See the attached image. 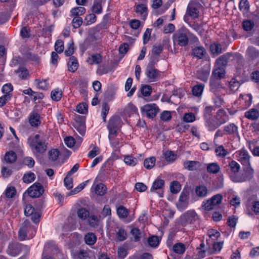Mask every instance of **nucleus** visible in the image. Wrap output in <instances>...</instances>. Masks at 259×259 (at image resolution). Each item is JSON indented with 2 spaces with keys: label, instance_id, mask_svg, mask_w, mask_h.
Segmentation results:
<instances>
[{
  "label": "nucleus",
  "instance_id": "c85d7f7f",
  "mask_svg": "<svg viewBox=\"0 0 259 259\" xmlns=\"http://www.w3.org/2000/svg\"><path fill=\"white\" fill-rule=\"evenodd\" d=\"M195 192L197 196L200 197H204L207 195L208 190L204 185H200L195 187Z\"/></svg>",
  "mask_w": 259,
  "mask_h": 259
},
{
  "label": "nucleus",
  "instance_id": "58836bf2",
  "mask_svg": "<svg viewBox=\"0 0 259 259\" xmlns=\"http://www.w3.org/2000/svg\"><path fill=\"white\" fill-rule=\"evenodd\" d=\"M214 152L216 155L220 157H224L228 154V152L222 145L217 146Z\"/></svg>",
  "mask_w": 259,
  "mask_h": 259
},
{
  "label": "nucleus",
  "instance_id": "052dcab7",
  "mask_svg": "<svg viewBox=\"0 0 259 259\" xmlns=\"http://www.w3.org/2000/svg\"><path fill=\"white\" fill-rule=\"evenodd\" d=\"M124 161L125 164L131 166H134L137 163V159L131 155L125 156Z\"/></svg>",
  "mask_w": 259,
  "mask_h": 259
},
{
  "label": "nucleus",
  "instance_id": "8fccbe9b",
  "mask_svg": "<svg viewBox=\"0 0 259 259\" xmlns=\"http://www.w3.org/2000/svg\"><path fill=\"white\" fill-rule=\"evenodd\" d=\"M64 143L66 145V146L70 148H72L74 147H76V141L75 139L72 136H68L64 138Z\"/></svg>",
  "mask_w": 259,
  "mask_h": 259
},
{
  "label": "nucleus",
  "instance_id": "5701e85b",
  "mask_svg": "<svg viewBox=\"0 0 259 259\" xmlns=\"http://www.w3.org/2000/svg\"><path fill=\"white\" fill-rule=\"evenodd\" d=\"M106 0H94L92 6V11L94 13L100 14L102 12V7L104 5Z\"/></svg>",
  "mask_w": 259,
  "mask_h": 259
},
{
  "label": "nucleus",
  "instance_id": "ea45409f",
  "mask_svg": "<svg viewBox=\"0 0 259 259\" xmlns=\"http://www.w3.org/2000/svg\"><path fill=\"white\" fill-rule=\"evenodd\" d=\"M102 61V57L99 54L91 55L89 57L88 62L90 64H98Z\"/></svg>",
  "mask_w": 259,
  "mask_h": 259
},
{
  "label": "nucleus",
  "instance_id": "72a5a7b5",
  "mask_svg": "<svg viewBox=\"0 0 259 259\" xmlns=\"http://www.w3.org/2000/svg\"><path fill=\"white\" fill-rule=\"evenodd\" d=\"M34 83L36 87L40 90H46L48 89L49 83L47 79L40 80L36 79L34 80Z\"/></svg>",
  "mask_w": 259,
  "mask_h": 259
},
{
  "label": "nucleus",
  "instance_id": "c756f323",
  "mask_svg": "<svg viewBox=\"0 0 259 259\" xmlns=\"http://www.w3.org/2000/svg\"><path fill=\"white\" fill-rule=\"evenodd\" d=\"M205 53V50L201 46L195 47L192 50V55L199 59L202 58Z\"/></svg>",
  "mask_w": 259,
  "mask_h": 259
},
{
  "label": "nucleus",
  "instance_id": "3c124183",
  "mask_svg": "<svg viewBox=\"0 0 259 259\" xmlns=\"http://www.w3.org/2000/svg\"><path fill=\"white\" fill-rule=\"evenodd\" d=\"M174 251L178 254H183L185 251V246L182 243H176L173 246Z\"/></svg>",
  "mask_w": 259,
  "mask_h": 259
},
{
  "label": "nucleus",
  "instance_id": "09e8293b",
  "mask_svg": "<svg viewBox=\"0 0 259 259\" xmlns=\"http://www.w3.org/2000/svg\"><path fill=\"white\" fill-rule=\"evenodd\" d=\"M239 9L243 13H247L249 10L248 1L247 0H241L239 3Z\"/></svg>",
  "mask_w": 259,
  "mask_h": 259
},
{
  "label": "nucleus",
  "instance_id": "f3484780",
  "mask_svg": "<svg viewBox=\"0 0 259 259\" xmlns=\"http://www.w3.org/2000/svg\"><path fill=\"white\" fill-rule=\"evenodd\" d=\"M184 167L189 171L197 170L200 168L201 164L197 161L188 160L184 162Z\"/></svg>",
  "mask_w": 259,
  "mask_h": 259
},
{
  "label": "nucleus",
  "instance_id": "bf43d9fd",
  "mask_svg": "<svg viewBox=\"0 0 259 259\" xmlns=\"http://www.w3.org/2000/svg\"><path fill=\"white\" fill-rule=\"evenodd\" d=\"M35 179V176L34 173L29 172L24 174L23 177V182L25 183H30L34 181Z\"/></svg>",
  "mask_w": 259,
  "mask_h": 259
},
{
  "label": "nucleus",
  "instance_id": "de8ad7c7",
  "mask_svg": "<svg viewBox=\"0 0 259 259\" xmlns=\"http://www.w3.org/2000/svg\"><path fill=\"white\" fill-rule=\"evenodd\" d=\"M74 128L81 135L84 136L85 133V125L84 122L81 121L79 123L76 122L74 124Z\"/></svg>",
  "mask_w": 259,
  "mask_h": 259
},
{
  "label": "nucleus",
  "instance_id": "6e6552de",
  "mask_svg": "<svg viewBox=\"0 0 259 259\" xmlns=\"http://www.w3.org/2000/svg\"><path fill=\"white\" fill-rule=\"evenodd\" d=\"M247 166L244 173L241 174L239 177L233 178L234 183H242L252 179L254 174V170L250 166V164Z\"/></svg>",
  "mask_w": 259,
  "mask_h": 259
},
{
  "label": "nucleus",
  "instance_id": "0eeeda50",
  "mask_svg": "<svg viewBox=\"0 0 259 259\" xmlns=\"http://www.w3.org/2000/svg\"><path fill=\"white\" fill-rule=\"evenodd\" d=\"M181 219L182 223L186 225L193 224L199 219V217L194 210H189L181 217Z\"/></svg>",
  "mask_w": 259,
  "mask_h": 259
},
{
  "label": "nucleus",
  "instance_id": "a211bd4d",
  "mask_svg": "<svg viewBox=\"0 0 259 259\" xmlns=\"http://www.w3.org/2000/svg\"><path fill=\"white\" fill-rule=\"evenodd\" d=\"M249 159L250 156L247 151L241 150L239 151L238 160L242 165L249 166Z\"/></svg>",
  "mask_w": 259,
  "mask_h": 259
},
{
  "label": "nucleus",
  "instance_id": "6ab92c4d",
  "mask_svg": "<svg viewBox=\"0 0 259 259\" xmlns=\"http://www.w3.org/2000/svg\"><path fill=\"white\" fill-rule=\"evenodd\" d=\"M135 12L140 15L141 18L145 20L148 15V8L145 4H138L135 6Z\"/></svg>",
  "mask_w": 259,
  "mask_h": 259
},
{
  "label": "nucleus",
  "instance_id": "7ed1b4c3",
  "mask_svg": "<svg viewBox=\"0 0 259 259\" xmlns=\"http://www.w3.org/2000/svg\"><path fill=\"white\" fill-rule=\"evenodd\" d=\"M121 120L118 116H113L110 119L107 125L108 135H117L121 126Z\"/></svg>",
  "mask_w": 259,
  "mask_h": 259
},
{
  "label": "nucleus",
  "instance_id": "9d476101",
  "mask_svg": "<svg viewBox=\"0 0 259 259\" xmlns=\"http://www.w3.org/2000/svg\"><path fill=\"white\" fill-rule=\"evenodd\" d=\"M44 191L42 185L36 182L28 189L27 193L30 197L37 198L42 194Z\"/></svg>",
  "mask_w": 259,
  "mask_h": 259
},
{
  "label": "nucleus",
  "instance_id": "f704fd0d",
  "mask_svg": "<svg viewBox=\"0 0 259 259\" xmlns=\"http://www.w3.org/2000/svg\"><path fill=\"white\" fill-rule=\"evenodd\" d=\"M85 12V9L83 7L74 8L70 10V15L74 17H79Z\"/></svg>",
  "mask_w": 259,
  "mask_h": 259
},
{
  "label": "nucleus",
  "instance_id": "423d86ee",
  "mask_svg": "<svg viewBox=\"0 0 259 259\" xmlns=\"http://www.w3.org/2000/svg\"><path fill=\"white\" fill-rule=\"evenodd\" d=\"M164 181L160 179H156L153 183L150 191L152 193H156L159 197L163 196Z\"/></svg>",
  "mask_w": 259,
  "mask_h": 259
},
{
  "label": "nucleus",
  "instance_id": "603ef678",
  "mask_svg": "<svg viewBox=\"0 0 259 259\" xmlns=\"http://www.w3.org/2000/svg\"><path fill=\"white\" fill-rule=\"evenodd\" d=\"M170 189L173 194L178 193L181 190V185L177 181H173L170 183Z\"/></svg>",
  "mask_w": 259,
  "mask_h": 259
},
{
  "label": "nucleus",
  "instance_id": "ddd939ff",
  "mask_svg": "<svg viewBox=\"0 0 259 259\" xmlns=\"http://www.w3.org/2000/svg\"><path fill=\"white\" fill-rule=\"evenodd\" d=\"M31 229L33 230L35 232V229L31 225L30 222L27 220L25 221L23 223L18 232L19 239L21 241L26 240L27 239V232L29 231Z\"/></svg>",
  "mask_w": 259,
  "mask_h": 259
},
{
  "label": "nucleus",
  "instance_id": "6e6d98bb",
  "mask_svg": "<svg viewBox=\"0 0 259 259\" xmlns=\"http://www.w3.org/2000/svg\"><path fill=\"white\" fill-rule=\"evenodd\" d=\"M243 29L246 31H250L254 27V23L250 20L243 21L242 23Z\"/></svg>",
  "mask_w": 259,
  "mask_h": 259
},
{
  "label": "nucleus",
  "instance_id": "13d9d810",
  "mask_svg": "<svg viewBox=\"0 0 259 259\" xmlns=\"http://www.w3.org/2000/svg\"><path fill=\"white\" fill-rule=\"evenodd\" d=\"M60 155L59 150L57 149H53L49 152V158L50 160L56 161Z\"/></svg>",
  "mask_w": 259,
  "mask_h": 259
},
{
  "label": "nucleus",
  "instance_id": "4c0bfd02",
  "mask_svg": "<svg viewBox=\"0 0 259 259\" xmlns=\"http://www.w3.org/2000/svg\"><path fill=\"white\" fill-rule=\"evenodd\" d=\"M97 240V237L93 233H89L84 236L85 242L90 245L94 244Z\"/></svg>",
  "mask_w": 259,
  "mask_h": 259
},
{
  "label": "nucleus",
  "instance_id": "69168bd1",
  "mask_svg": "<svg viewBox=\"0 0 259 259\" xmlns=\"http://www.w3.org/2000/svg\"><path fill=\"white\" fill-rule=\"evenodd\" d=\"M13 90V85L10 83L4 84L2 88V93L4 95L12 94L11 92Z\"/></svg>",
  "mask_w": 259,
  "mask_h": 259
},
{
  "label": "nucleus",
  "instance_id": "c9c22d12",
  "mask_svg": "<svg viewBox=\"0 0 259 259\" xmlns=\"http://www.w3.org/2000/svg\"><path fill=\"white\" fill-rule=\"evenodd\" d=\"M94 191L95 193L99 196H103L106 192V187L102 183L96 185Z\"/></svg>",
  "mask_w": 259,
  "mask_h": 259
},
{
  "label": "nucleus",
  "instance_id": "a19ab883",
  "mask_svg": "<svg viewBox=\"0 0 259 259\" xmlns=\"http://www.w3.org/2000/svg\"><path fill=\"white\" fill-rule=\"evenodd\" d=\"M147 242L150 247H156L159 244L160 240L156 236H151L148 238Z\"/></svg>",
  "mask_w": 259,
  "mask_h": 259
},
{
  "label": "nucleus",
  "instance_id": "39448f33",
  "mask_svg": "<svg viewBox=\"0 0 259 259\" xmlns=\"http://www.w3.org/2000/svg\"><path fill=\"white\" fill-rule=\"evenodd\" d=\"M142 113L149 118H153L159 111L158 106L155 104H148L141 108Z\"/></svg>",
  "mask_w": 259,
  "mask_h": 259
},
{
  "label": "nucleus",
  "instance_id": "b1692460",
  "mask_svg": "<svg viewBox=\"0 0 259 259\" xmlns=\"http://www.w3.org/2000/svg\"><path fill=\"white\" fill-rule=\"evenodd\" d=\"M224 131L226 134L238 135V127L234 123H230L224 126Z\"/></svg>",
  "mask_w": 259,
  "mask_h": 259
},
{
  "label": "nucleus",
  "instance_id": "4468645a",
  "mask_svg": "<svg viewBox=\"0 0 259 259\" xmlns=\"http://www.w3.org/2000/svg\"><path fill=\"white\" fill-rule=\"evenodd\" d=\"M229 170H228L229 177L234 182L233 177H239L241 175H237L240 169V164L234 160H232L228 164Z\"/></svg>",
  "mask_w": 259,
  "mask_h": 259
},
{
  "label": "nucleus",
  "instance_id": "a18cd8bd",
  "mask_svg": "<svg viewBox=\"0 0 259 259\" xmlns=\"http://www.w3.org/2000/svg\"><path fill=\"white\" fill-rule=\"evenodd\" d=\"M77 216L81 220H85L87 217H89L90 212L89 211L83 207L80 208L77 210Z\"/></svg>",
  "mask_w": 259,
  "mask_h": 259
},
{
  "label": "nucleus",
  "instance_id": "f03ea898",
  "mask_svg": "<svg viewBox=\"0 0 259 259\" xmlns=\"http://www.w3.org/2000/svg\"><path fill=\"white\" fill-rule=\"evenodd\" d=\"M175 35L178 44L182 47L186 46L188 44L189 38H192L194 41H198V38L185 27L179 29Z\"/></svg>",
  "mask_w": 259,
  "mask_h": 259
},
{
  "label": "nucleus",
  "instance_id": "4be33fe9",
  "mask_svg": "<svg viewBox=\"0 0 259 259\" xmlns=\"http://www.w3.org/2000/svg\"><path fill=\"white\" fill-rule=\"evenodd\" d=\"M225 74L224 67L214 66L211 78L219 79L223 78Z\"/></svg>",
  "mask_w": 259,
  "mask_h": 259
},
{
  "label": "nucleus",
  "instance_id": "20e7f679",
  "mask_svg": "<svg viewBox=\"0 0 259 259\" xmlns=\"http://www.w3.org/2000/svg\"><path fill=\"white\" fill-rule=\"evenodd\" d=\"M202 8V6L199 3L191 1L187 6L186 14L193 19L198 18L200 10Z\"/></svg>",
  "mask_w": 259,
  "mask_h": 259
},
{
  "label": "nucleus",
  "instance_id": "393cba45",
  "mask_svg": "<svg viewBox=\"0 0 259 259\" xmlns=\"http://www.w3.org/2000/svg\"><path fill=\"white\" fill-rule=\"evenodd\" d=\"M29 121L32 126L37 127L41 123L40 116L37 113H33L30 115Z\"/></svg>",
  "mask_w": 259,
  "mask_h": 259
},
{
  "label": "nucleus",
  "instance_id": "f257e3e1",
  "mask_svg": "<svg viewBox=\"0 0 259 259\" xmlns=\"http://www.w3.org/2000/svg\"><path fill=\"white\" fill-rule=\"evenodd\" d=\"M28 143L32 153L35 155L42 154L47 149V143L45 140L40 138L39 134L30 137L28 139Z\"/></svg>",
  "mask_w": 259,
  "mask_h": 259
},
{
  "label": "nucleus",
  "instance_id": "680f3d73",
  "mask_svg": "<svg viewBox=\"0 0 259 259\" xmlns=\"http://www.w3.org/2000/svg\"><path fill=\"white\" fill-rule=\"evenodd\" d=\"M62 93L61 91L56 89L51 92V96L53 100L55 101H59L62 97Z\"/></svg>",
  "mask_w": 259,
  "mask_h": 259
},
{
  "label": "nucleus",
  "instance_id": "49530a36",
  "mask_svg": "<svg viewBox=\"0 0 259 259\" xmlns=\"http://www.w3.org/2000/svg\"><path fill=\"white\" fill-rule=\"evenodd\" d=\"M210 50L213 54L219 55L222 52V45L218 43L212 44L210 46Z\"/></svg>",
  "mask_w": 259,
  "mask_h": 259
},
{
  "label": "nucleus",
  "instance_id": "2eb2a0df",
  "mask_svg": "<svg viewBox=\"0 0 259 259\" xmlns=\"http://www.w3.org/2000/svg\"><path fill=\"white\" fill-rule=\"evenodd\" d=\"M223 88L219 79L210 78V91L214 95H220L221 90Z\"/></svg>",
  "mask_w": 259,
  "mask_h": 259
},
{
  "label": "nucleus",
  "instance_id": "0e129e2a",
  "mask_svg": "<svg viewBox=\"0 0 259 259\" xmlns=\"http://www.w3.org/2000/svg\"><path fill=\"white\" fill-rule=\"evenodd\" d=\"M1 174L3 177L7 178L12 174V170L10 167H8L3 165L2 167Z\"/></svg>",
  "mask_w": 259,
  "mask_h": 259
},
{
  "label": "nucleus",
  "instance_id": "338daca9",
  "mask_svg": "<svg viewBox=\"0 0 259 259\" xmlns=\"http://www.w3.org/2000/svg\"><path fill=\"white\" fill-rule=\"evenodd\" d=\"M194 114L191 112L186 113L184 114L183 120L185 122H192L195 120Z\"/></svg>",
  "mask_w": 259,
  "mask_h": 259
},
{
  "label": "nucleus",
  "instance_id": "7c9ffc66",
  "mask_svg": "<svg viewBox=\"0 0 259 259\" xmlns=\"http://www.w3.org/2000/svg\"><path fill=\"white\" fill-rule=\"evenodd\" d=\"M17 159L16 154L12 151L8 152L6 153L4 161L7 163H13Z\"/></svg>",
  "mask_w": 259,
  "mask_h": 259
},
{
  "label": "nucleus",
  "instance_id": "aec40b11",
  "mask_svg": "<svg viewBox=\"0 0 259 259\" xmlns=\"http://www.w3.org/2000/svg\"><path fill=\"white\" fill-rule=\"evenodd\" d=\"M56 248V244L53 242H48L44 247V252L42 254L41 259H52V258L48 255L50 251H52L54 249Z\"/></svg>",
  "mask_w": 259,
  "mask_h": 259
},
{
  "label": "nucleus",
  "instance_id": "cd10ccee",
  "mask_svg": "<svg viewBox=\"0 0 259 259\" xmlns=\"http://www.w3.org/2000/svg\"><path fill=\"white\" fill-rule=\"evenodd\" d=\"M205 125L210 131H214L220 126L216 120L210 118L206 119Z\"/></svg>",
  "mask_w": 259,
  "mask_h": 259
},
{
  "label": "nucleus",
  "instance_id": "5fc2aeb1",
  "mask_svg": "<svg viewBox=\"0 0 259 259\" xmlns=\"http://www.w3.org/2000/svg\"><path fill=\"white\" fill-rule=\"evenodd\" d=\"M155 158L154 157H151L149 158H146L144 161V166L147 169L152 168L155 165Z\"/></svg>",
  "mask_w": 259,
  "mask_h": 259
},
{
  "label": "nucleus",
  "instance_id": "2f4dec72",
  "mask_svg": "<svg viewBox=\"0 0 259 259\" xmlns=\"http://www.w3.org/2000/svg\"><path fill=\"white\" fill-rule=\"evenodd\" d=\"M229 56L225 54L220 56L215 61V65L219 67H224L227 65Z\"/></svg>",
  "mask_w": 259,
  "mask_h": 259
},
{
  "label": "nucleus",
  "instance_id": "c03bdc74",
  "mask_svg": "<svg viewBox=\"0 0 259 259\" xmlns=\"http://www.w3.org/2000/svg\"><path fill=\"white\" fill-rule=\"evenodd\" d=\"M246 54L252 59H254L259 56V52L252 46L249 47L246 50Z\"/></svg>",
  "mask_w": 259,
  "mask_h": 259
},
{
  "label": "nucleus",
  "instance_id": "412c9836",
  "mask_svg": "<svg viewBox=\"0 0 259 259\" xmlns=\"http://www.w3.org/2000/svg\"><path fill=\"white\" fill-rule=\"evenodd\" d=\"M216 120L221 125L229 120V116L223 110H219L216 115Z\"/></svg>",
  "mask_w": 259,
  "mask_h": 259
},
{
  "label": "nucleus",
  "instance_id": "dca6fc26",
  "mask_svg": "<svg viewBox=\"0 0 259 259\" xmlns=\"http://www.w3.org/2000/svg\"><path fill=\"white\" fill-rule=\"evenodd\" d=\"M117 135H108L110 146L116 151L123 145L122 140L116 137Z\"/></svg>",
  "mask_w": 259,
  "mask_h": 259
},
{
  "label": "nucleus",
  "instance_id": "864d4df0",
  "mask_svg": "<svg viewBox=\"0 0 259 259\" xmlns=\"http://www.w3.org/2000/svg\"><path fill=\"white\" fill-rule=\"evenodd\" d=\"M88 222L91 227L95 228L99 225V220L97 216L95 215H91L89 216L88 218Z\"/></svg>",
  "mask_w": 259,
  "mask_h": 259
},
{
  "label": "nucleus",
  "instance_id": "774afa93",
  "mask_svg": "<svg viewBox=\"0 0 259 259\" xmlns=\"http://www.w3.org/2000/svg\"><path fill=\"white\" fill-rule=\"evenodd\" d=\"M127 234L122 228H120L116 233V237L119 241H122L126 239Z\"/></svg>",
  "mask_w": 259,
  "mask_h": 259
},
{
  "label": "nucleus",
  "instance_id": "79ce46f5",
  "mask_svg": "<svg viewBox=\"0 0 259 259\" xmlns=\"http://www.w3.org/2000/svg\"><path fill=\"white\" fill-rule=\"evenodd\" d=\"M117 213L120 218H125L129 213V210L123 206L120 205L117 209Z\"/></svg>",
  "mask_w": 259,
  "mask_h": 259
},
{
  "label": "nucleus",
  "instance_id": "a878e982",
  "mask_svg": "<svg viewBox=\"0 0 259 259\" xmlns=\"http://www.w3.org/2000/svg\"><path fill=\"white\" fill-rule=\"evenodd\" d=\"M207 171L211 174H217L220 171V166L217 162L206 164Z\"/></svg>",
  "mask_w": 259,
  "mask_h": 259
},
{
  "label": "nucleus",
  "instance_id": "bb28decb",
  "mask_svg": "<svg viewBox=\"0 0 259 259\" xmlns=\"http://www.w3.org/2000/svg\"><path fill=\"white\" fill-rule=\"evenodd\" d=\"M244 116L247 118L255 120L259 117V112L257 109L252 108L245 112Z\"/></svg>",
  "mask_w": 259,
  "mask_h": 259
},
{
  "label": "nucleus",
  "instance_id": "e2e57ef3",
  "mask_svg": "<svg viewBox=\"0 0 259 259\" xmlns=\"http://www.w3.org/2000/svg\"><path fill=\"white\" fill-rule=\"evenodd\" d=\"M164 158L167 161L172 162L177 158V155L170 151H168L164 153Z\"/></svg>",
  "mask_w": 259,
  "mask_h": 259
},
{
  "label": "nucleus",
  "instance_id": "37998d69",
  "mask_svg": "<svg viewBox=\"0 0 259 259\" xmlns=\"http://www.w3.org/2000/svg\"><path fill=\"white\" fill-rule=\"evenodd\" d=\"M15 72L18 74L20 78L23 79L27 78L29 75L28 70L24 67H20L19 68L15 71Z\"/></svg>",
  "mask_w": 259,
  "mask_h": 259
},
{
  "label": "nucleus",
  "instance_id": "4d7b16f0",
  "mask_svg": "<svg viewBox=\"0 0 259 259\" xmlns=\"http://www.w3.org/2000/svg\"><path fill=\"white\" fill-rule=\"evenodd\" d=\"M68 48L65 51V55L66 56H70L74 53V51L75 50L74 42L72 40H70L69 42L68 43Z\"/></svg>",
  "mask_w": 259,
  "mask_h": 259
},
{
  "label": "nucleus",
  "instance_id": "e433bc0d",
  "mask_svg": "<svg viewBox=\"0 0 259 259\" xmlns=\"http://www.w3.org/2000/svg\"><path fill=\"white\" fill-rule=\"evenodd\" d=\"M204 85L203 84H198L194 86L192 90L193 95L196 97L201 96L204 90Z\"/></svg>",
  "mask_w": 259,
  "mask_h": 259
},
{
  "label": "nucleus",
  "instance_id": "473e14b6",
  "mask_svg": "<svg viewBox=\"0 0 259 259\" xmlns=\"http://www.w3.org/2000/svg\"><path fill=\"white\" fill-rule=\"evenodd\" d=\"M68 70L72 72H75L78 67V63L77 59L74 57L70 58L68 62Z\"/></svg>",
  "mask_w": 259,
  "mask_h": 259
},
{
  "label": "nucleus",
  "instance_id": "f8f14e48",
  "mask_svg": "<svg viewBox=\"0 0 259 259\" xmlns=\"http://www.w3.org/2000/svg\"><path fill=\"white\" fill-rule=\"evenodd\" d=\"M145 74L150 81H157L160 75L159 71L154 67L152 66V63L148 64L145 70Z\"/></svg>",
  "mask_w": 259,
  "mask_h": 259
},
{
  "label": "nucleus",
  "instance_id": "9b49d317",
  "mask_svg": "<svg viewBox=\"0 0 259 259\" xmlns=\"http://www.w3.org/2000/svg\"><path fill=\"white\" fill-rule=\"evenodd\" d=\"M189 193L188 192H182L177 203V207L180 211H183L189 204Z\"/></svg>",
  "mask_w": 259,
  "mask_h": 259
},
{
  "label": "nucleus",
  "instance_id": "1a4fd4ad",
  "mask_svg": "<svg viewBox=\"0 0 259 259\" xmlns=\"http://www.w3.org/2000/svg\"><path fill=\"white\" fill-rule=\"evenodd\" d=\"M24 247L22 244L18 242L9 243L6 252L8 254L12 256L18 255Z\"/></svg>",
  "mask_w": 259,
  "mask_h": 259
}]
</instances>
